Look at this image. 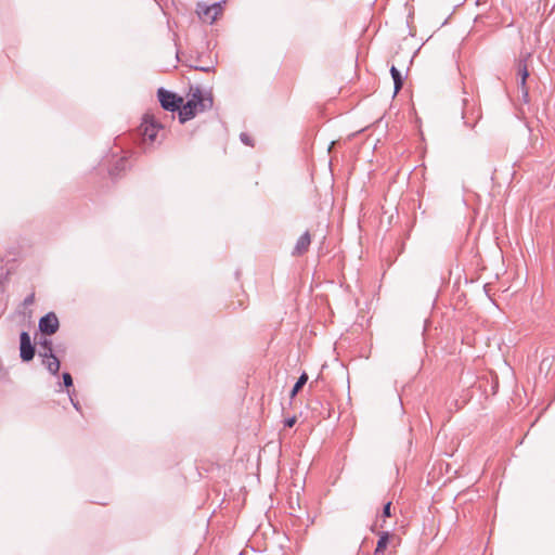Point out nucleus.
<instances>
[{"label": "nucleus", "instance_id": "nucleus-12", "mask_svg": "<svg viewBox=\"0 0 555 555\" xmlns=\"http://www.w3.org/2000/svg\"><path fill=\"white\" fill-rule=\"evenodd\" d=\"M308 380V375L306 373H302L301 376L298 378L297 383L293 387V390L291 392V397L294 398L297 392L304 387V385Z\"/></svg>", "mask_w": 555, "mask_h": 555}, {"label": "nucleus", "instance_id": "nucleus-16", "mask_svg": "<svg viewBox=\"0 0 555 555\" xmlns=\"http://www.w3.org/2000/svg\"><path fill=\"white\" fill-rule=\"evenodd\" d=\"M42 347L44 348V352H48V348H52V343L51 341H48L46 340L43 344H42Z\"/></svg>", "mask_w": 555, "mask_h": 555}, {"label": "nucleus", "instance_id": "nucleus-15", "mask_svg": "<svg viewBox=\"0 0 555 555\" xmlns=\"http://www.w3.org/2000/svg\"><path fill=\"white\" fill-rule=\"evenodd\" d=\"M295 423H296V417H291L285 421V426L293 427L295 425Z\"/></svg>", "mask_w": 555, "mask_h": 555}, {"label": "nucleus", "instance_id": "nucleus-9", "mask_svg": "<svg viewBox=\"0 0 555 555\" xmlns=\"http://www.w3.org/2000/svg\"><path fill=\"white\" fill-rule=\"evenodd\" d=\"M310 243H311V236H310L309 232L304 233L298 238L293 254L297 255V256L305 254L308 250Z\"/></svg>", "mask_w": 555, "mask_h": 555}, {"label": "nucleus", "instance_id": "nucleus-17", "mask_svg": "<svg viewBox=\"0 0 555 555\" xmlns=\"http://www.w3.org/2000/svg\"><path fill=\"white\" fill-rule=\"evenodd\" d=\"M243 141L245 142V144H249L248 139H245L244 137H243Z\"/></svg>", "mask_w": 555, "mask_h": 555}, {"label": "nucleus", "instance_id": "nucleus-1", "mask_svg": "<svg viewBox=\"0 0 555 555\" xmlns=\"http://www.w3.org/2000/svg\"><path fill=\"white\" fill-rule=\"evenodd\" d=\"M212 103V96L209 93H204L199 88H191L179 112L180 121L185 122L197 114L210 109Z\"/></svg>", "mask_w": 555, "mask_h": 555}, {"label": "nucleus", "instance_id": "nucleus-8", "mask_svg": "<svg viewBox=\"0 0 555 555\" xmlns=\"http://www.w3.org/2000/svg\"><path fill=\"white\" fill-rule=\"evenodd\" d=\"M378 535L379 539L377 541L374 555H384L387 546L389 545L390 539H392L395 535L387 531H382L378 533Z\"/></svg>", "mask_w": 555, "mask_h": 555}, {"label": "nucleus", "instance_id": "nucleus-2", "mask_svg": "<svg viewBox=\"0 0 555 555\" xmlns=\"http://www.w3.org/2000/svg\"><path fill=\"white\" fill-rule=\"evenodd\" d=\"M196 12L204 23L212 24L223 14V7L222 3L210 5L198 3Z\"/></svg>", "mask_w": 555, "mask_h": 555}, {"label": "nucleus", "instance_id": "nucleus-5", "mask_svg": "<svg viewBox=\"0 0 555 555\" xmlns=\"http://www.w3.org/2000/svg\"><path fill=\"white\" fill-rule=\"evenodd\" d=\"M60 323L55 313L50 312L39 320V330L42 334L53 335L59 330Z\"/></svg>", "mask_w": 555, "mask_h": 555}, {"label": "nucleus", "instance_id": "nucleus-18", "mask_svg": "<svg viewBox=\"0 0 555 555\" xmlns=\"http://www.w3.org/2000/svg\"><path fill=\"white\" fill-rule=\"evenodd\" d=\"M243 141L245 142V144H249L248 139H245L244 137H243Z\"/></svg>", "mask_w": 555, "mask_h": 555}, {"label": "nucleus", "instance_id": "nucleus-4", "mask_svg": "<svg viewBox=\"0 0 555 555\" xmlns=\"http://www.w3.org/2000/svg\"><path fill=\"white\" fill-rule=\"evenodd\" d=\"M157 94L163 108L171 112L181 109L183 103V99L181 96L164 89H159Z\"/></svg>", "mask_w": 555, "mask_h": 555}, {"label": "nucleus", "instance_id": "nucleus-14", "mask_svg": "<svg viewBox=\"0 0 555 555\" xmlns=\"http://www.w3.org/2000/svg\"><path fill=\"white\" fill-rule=\"evenodd\" d=\"M383 516L384 517H390L391 516V502H388L383 509Z\"/></svg>", "mask_w": 555, "mask_h": 555}, {"label": "nucleus", "instance_id": "nucleus-11", "mask_svg": "<svg viewBox=\"0 0 555 555\" xmlns=\"http://www.w3.org/2000/svg\"><path fill=\"white\" fill-rule=\"evenodd\" d=\"M390 73H391V76L393 79L395 94H396L402 88L403 80H402V76H401L400 72L395 66H391Z\"/></svg>", "mask_w": 555, "mask_h": 555}, {"label": "nucleus", "instance_id": "nucleus-3", "mask_svg": "<svg viewBox=\"0 0 555 555\" xmlns=\"http://www.w3.org/2000/svg\"><path fill=\"white\" fill-rule=\"evenodd\" d=\"M160 128L162 126L156 121L152 114H145L142 124L139 127V131L144 140L153 142L156 139Z\"/></svg>", "mask_w": 555, "mask_h": 555}, {"label": "nucleus", "instance_id": "nucleus-6", "mask_svg": "<svg viewBox=\"0 0 555 555\" xmlns=\"http://www.w3.org/2000/svg\"><path fill=\"white\" fill-rule=\"evenodd\" d=\"M20 351L23 361L28 362L33 360L35 356V347L31 344L30 336L28 333L23 332L20 337Z\"/></svg>", "mask_w": 555, "mask_h": 555}, {"label": "nucleus", "instance_id": "nucleus-10", "mask_svg": "<svg viewBox=\"0 0 555 555\" xmlns=\"http://www.w3.org/2000/svg\"><path fill=\"white\" fill-rule=\"evenodd\" d=\"M518 76L520 78V88L524 92V94L527 96L528 95V90H527V87H526V80L529 76V72H528V68H527V63L526 61H519L518 63Z\"/></svg>", "mask_w": 555, "mask_h": 555}, {"label": "nucleus", "instance_id": "nucleus-7", "mask_svg": "<svg viewBox=\"0 0 555 555\" xmlns=\"http://www.w3.org/2000/svg\"><path fill=\"white\" fill-rule=\"evenodd\" d=\"M40 356L43 358V364L52 374H57L60 370V361L53 354L52 348H48V352H41Z\"/></svg>", "mask_w": 555, "mask_h": 555}, {"label": "nucleus", "instance_id": "nucleus-13", "mask_svg": "<svg viewBox=\"0 0 555 555\" xmlns=\"http://www.w3.org/2000/svg\"><path fill=\"white\" fill-rule=\"evenodd\" d=\"M63 382H64L66 387H69V386L73 385V378H72L69 373H64L63 374Z\"/></svg>", "mask_w": 555, "mask_h": 555}]
</instances>
